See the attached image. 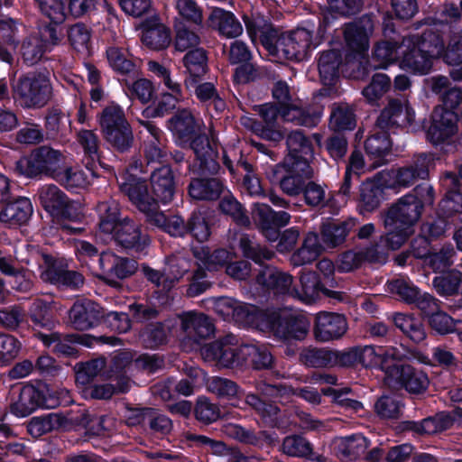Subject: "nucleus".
I'll return each instance as SVG.
<instances>
[{"label": "nucleus", "mask_w": 462, "mask_h": 462, "mask_svg": "<svg viewBox=\"0 0 462 462\" xmlns=\"http://www.w3.org/2000/svg\"><path fill=\"white\" fill-rule=\"evenodd\" d=\"M374 30L372 15L364 14L345 25L344 39L346 42L345 55L340 50L331 49L319 53L318 69L320 83L323 88L319 90L321 96H330L336 91L339 80L340 67L345 60L351 63L365 58L369 50V37Z\"/></svg>", "instance_id": "obj_1"}, {"label": "nucleus", "mask_w": 462, "mask_h": 462, "mask_svg": "<svg viewBox=\"0 0 462 462\" xmlns=\"http://www.w3.org/2000/svg\"><path fill=\"white\" fill-rule=\"evenodd\" d=\"M202 357L208 362L225 368L250 366L254 370L273 368L274 358L268 347L263 345L243 344L232 346L227 339H218L200 347Z\"/></svg>", "instance_id": "obj_2"}, {"label": "nucleus", "mask_w": 462, "mask_h": 462, "mask_svg": "<svg viewBox=\"0 0 462 462\" xmlns=\"http://www.w3.org/2000/svg\"><path fill=\"white\" fill-rule=\"evenodd\" d=\"M437 299L426 310H421L422 319L413 315L396 313L393 324L415 344L423 342L427 337L424 322H427L430 333L435 336H446L462 333V320L455 319L447 312L439 310Z\"/></svg>", "instance_id": "obj_3"}, {"label": "nucleus", "mask_w": 462, "mask_h": 462, "mask_svg": "<svg viewBox=\"0 0 462 462\" xmlns=\"http://www.w3.org/2000/svg\"><path fill=\"white\" fill-rule=\"evenodd\" d=\"M239 248L247 260H252L261 267L255 276V283L264 294L278 296L292 291L293 278L291 274L263 263L275 255L273 250L254 242L248 235L240 237Z\"/></svg>", "instance_id": "obj_4"}, {"label": "nucleus", "mask_w": 462, "mask_h": 462, "mask_svg": "<svg viewBox=\"0 0 462 462\" xmlns=\"http://www.w3.org/2000/svg\"><path fill=\"white\" fill-rule=\"evenodd\" d=\"M378 370L383 372L385 383L410 394L424 393L430 384L427 373L402 358L393 346H385Z\"/></svg>", "instance_id": "obj_5"}, {"label": "nucleus", "mask_w": 462, "mask_h": 462, "mask_svg": "<svg viewBox=\"0 0 462 462\" xmlns=\"http://www.w3.org/2000/svg\"><path fill=\"white\" fill-rule=\"evenodd\" d=\"M441 51L443 32L433 28L426 29L410 38L402 55V66L413 75H428L433 69L434 62L440 59Z\"/></svg>", "instance_id": "obj_6"}, {"label": "nucleus", "mask_w": 462, "mask_h": 462, "mask_svg": "<svg viewBox=\"0 0 462 462\" xmlns=\"http://www.w3.org/2000/svg\"><path fill=\"white\" fill-rule=\"evenodd\" d=\"M68 392L59 389L46 381H36L19 389L16 399L10 403V412L19 418L31 415L39 409H54L63 402Z\"/></svg>", "instance_id": "obj_7"}, {"label": "nucleus", "mask_w": 462, "mask_h": 462, "mask_svg": "<svg viewBox=\"0 0 462 462\" xmlns=\"http://www.w3.org/2000/svg\"><path fill=\"white\" fill-rule=\"evenodd\" d=\"M435 201V190L431 185L422 182L410 192L402 196L382 213V217L390 223H397L414 229L426 207H432Z\"/></svg>", "instance_id": "obj_8"}, {"label": "nucleus", "mask_w": 462, "mask_h": 462, "mask_svg": "<svg viewBox=\"0 0 462 462\" xmlns=\"http://www.w3.org/2000/svg\"><path fill=\"white\" fill-rule=\"evenodd\" d=\"M105 145L115 155H126L134 146L133 128L123 108L116 104L106 106L98 119Z\"/></svg>", "instance_id": "obj_9"}, {"label": "nucleus", "mask_w": 462, "mask_h": 462, "mask_svg": "<svg viewBox=\"0 0 462 462\" xmlns=\"http://www.w3.org/2000/svg\"><path fill=\"white\" fill-rule=\"evenodd\" d=\"M13 97L23 108L45 106L52 97L50 71L43 69L21 75L13 84Z\"/></svg>", "instance_id": "obj_10"}, {"label": "nucleus", "mask_w": 462, "mask_h": 462, "mask_svg": "<svg viewBox=\"0 0 462 462\" xmlns=\"http://www.w3.org/2000/svg\"><path fill=\"white\" fill-rule=\"evenodd\" d=\"M263 330L282 343L299 342L306 338L310 330V321L300 314L288 313L281 309L270 308L263 314Z\"/></svg>", "instance_id": "obj_11"}, {"label": "nucleus", "mask_w": 462, "mask_h": 462, "mask_svg": "<svg viewBox=\"0 0 462 462\" xmlns=\"http://www.w3.org/2000/svg\"><path fill=\"white\" fill-rule=\"evenodd\" d=\"M62 161L61 152L50 146L33 149L28 155L21 157L14 165V173L29 179L47 176L54 178Z\"/></svg>", "instance_id": "obj_12"}, {"label": "nucleus", "mask_w": 462, "mask_h": 462, "mask_svg": "<svg viewBox=\"0 0 462 462\" xmlns=\"http://www.w3.org/2000/svg\"><path fill=\"white\" fill-rule=\"evenodd\" d=\"M272 184H279L281 189L289 196L301 193L308 180L313 177V169L306 162H280L270 166L265 171Z\"/></svg>", "instance_id": "obj_13"}, {"label": "nucleus", "mask_w": 462, "mask_h": 462, "mask_svg": "<svg viewBox=\"0 0 462 462\" xmlns=\"http://www.w3.org/2000/svg\"><path fill=\"white\" fill-rule=\"evenodd\" d=\"M42 208L53 218L77 222L80 219L79 204L70 199L54 184L42 186L36 194Z\"/></svg>", "instance_id": "obj_14"}, {"label": "nucleus", "mask_w": 462, "mask_h": 462, "mask_svg": "<svg viewBox=\"0 0 462 462\" xmlns=\"http://www.w3.org/2000/svg\"><path fill=\"white\" fill-rule=\"evenodd\" d=\"M39 337L45 346L50 348L58 357L77 358L79 355L78 346L92 347L96 342L101 340L104 343L116 346L119 339L116 337H100L97 338L90 335L67 334L58 332L50 334L40 333Z\"/></svg>", "instance_id": "obj_15"}, {"label": "nucleus", "mask_w": 462, "mask_h": 462, "mask_svg": "<svg viewBox=\"0 0 462 462\" xmlns=\"http://www.w3.org/2000/svg\"><path fill=\"white\" fill-rule=\"evenodd\" d=\"M458 112L434 107L429 121L422 120L420 128L423 129L426 140L433 146L448 143L457 133Z\"/></svg>", "instance_id": "obj_16"}, {"label": "nucleus", "mask_w": 462, "mask_h": 462, "mask_svg": "<svg viewBox=\"0 0 462 462\" xmlns=\"http://www.w3.org/2000/svg\"><path fill=\"white\" fill-rule=\"evenodd\" d=\"M43 261L46 265L45 270L42 273L43 281L60 290L78 291L84 285V275L79 271L69 269V263L65 258L44 254Z\"/></svg>", "instance_id": "obj_17"}, {"label": "nucleus", "mask_w": 462, "mask_h": 462, "mask_svg": "<svg viewBox=\"0 0 462 462\" xmlns=\"http://www.w3.org/2000/svg\"><path fill=\"white\" fill-rule=\"evenodd\" d=\"M312 32L305 28L282 32L280 42V58L291 61H302L310 57L315 45Z\"/></svg>", "instance_id": "obj_18"}, {"label": "nucleus", "mask_w": 462, "mask_h": 462, "mask_svg": "<svg viewBox=\"0 0 462 462\" xmlns=\"http://www.w3.org/2000/svg\"><path fill=\"white\" fill-rule=\"evenodd\" d=\"M115 242L125 248L138 254H147V249L151 244L149 235L140 223L132 218L125 217L113 231Z\"/></svg>", "instance_id": "obj_19"}, {"label": "nucleus", "mask_w": 462, "mask_h": 462, "mask_svg": "<svg viewBox=\"0 0 462 462\" xmlns=\"http://www.w3.org/2000/svg\"><path fill=\"white\" fill-rule=\"evenodd\" d=\"M252 218L260 233L270 242H276L279 232L286 226L291 215L286 211H274L265 203H254L252 208Z\"/></svg>", "instance_id": "obj_20"}, {"label": "nucleus", "mask_w": 462, "mask_h": 462, "mask_svg": "<svg viewBox=\"0 0 462 462\" xmlns=\"http://www.w3.org/2000/svg\"><path fill=\"white\" fill-rule=\"evenodd\" d=\"M376 126L380 129H386L390 134L395 133L398 128L411 127L414 131L420 129V125L415 124L414 109L407 104L404 105L399 99L389 101L378 116Z\"/></svg>", "instance_id": "obj_21"}, {"label": "nucleus", "mask_w": 462, "mask_h": 462, "mask_svg": "<svg viewBox=\"0 0 462 462\" xmlns=\"http://www.w3.org/2000/svg\"><path fill=\"white\" fill-rule=\"evenodd\" d=\"M385 346H365L350 347L344 351L333 350V366L352 367L361 365L366 368L377 369Z\"/></svg>", "instance_id": "obj_22"}, {"label": "nucleus", "mask_w": 462, "mask_h": 462, "mask_svg": "<svg viewBox=\"0 0 462 462\" xmlns=\"http://www.w3.org/2000/svg\"><path fill=\"white\" fill-rule=\"evenodd\" d=\"M195 154L189 170L198 176H215L218 174L221 166L218 162L219 153L213 147L208 136H201L194 140V145L190 147Z\"/></svg>", "instance_id": "obj_23"}, {"label": "nucleus", "mask_w": 462, "mask_h": 462, "mask_svg": "<svg viewBox=\"0 0 462 462\" xmlns=\"http://www.w3.org/2000/svg\"><path fill=\"white\" fill-rule=\"evenodd\" d=\"M391 184L377 173L373 180L362 181L359 185V193L354 199L356 200V209L360 215L366 217L375 211L385 199V189Z\"/></svg>", "instance_id": "obj_24"}, {"label": "nucleus", "mask_w": 462, "mask_h": 462, "mask_svg": "<svg viewBox=\"0 0 462 462\" xmlns=\"http://www.w3.org/2000/svg\"><path fill=\"white\" fill-rule=\"evenodd\" d=\"M167 127L171 132L176 143L182 148H190L194 145V140L207 136L199 133L194 116L186 108L177 110L167 121Z\"/></svg>", "instance_id": "obj_25"}, {"label": "nucleus", "mask_w": 462, "mask_h": 462, "mask_svg": "<svg viewBox=\"0 0 462 462\" xmlns=\"http://www.w3.org/2000/svg\"><path fill=\"white\" fill-rule=\"evenodd\" d=\"M33 214V207L28 197L10 194L3 202L0 222L9 228L26 225Z\"/></svg>", "instance_id": "obj_26"}, {"label": "nucleus", "mask_w": 462, "mask_h": 462, "mask_svg": "<svg viewBox=\"0 0 462 462\" xmlns=\"http://www.w3.org/2000/svg\"><path fill=\"white\" fill-rule=\"evenodd\" d=\"M446 192L439 203L437 215L450 218L462 213V175L448 171L441 180Z\"/></svg>", "instance_id": "obj_27"}, {"label": "nucleus", "mask_w": 462, "mask_h": 462, "mask_svg": "<svg viewBox=\"0 0 462 462\" xmlns=\"http://www.w3.org/2000/svg\"><path fill=\"white\" fill-rule=\"evenodd\" d=\"M387 291L406 304H413L420 310L428 309L435 300L430 293H421L408 277L400 276L386 282Z\"/></svg>", "instance_id": "obj_28"}, {"label": "nucleus", "mask_w": 462, "mask_h": 462, "mask_svg": "<svg viewBox=\"0 0 462 462\" xmlns=\"http://www.w3.org/2000/svg\"><path fill=\"white\" fill-rule=\"evenodd\" d=\"M152 199L155 200L156 210L160 204H170L176 194L177 184L173 171L170 165L155 168L150 176Z\"/></svg>", "instance_id": "obj_29"}, {"label": "nucleus", "mask_w": 462, "mask_h": 462, "mask_svg": "<svg viewBox=\"0 0 462 462\" xmlns=\"http://www.w3.org/2000/svg\"><path fill=\"white\" fill-rule=\"evenodd\" d=\"M120 190L147 218L155 212L156 203L149 192L146 180L130 174L126 177L125 181L120 185Z\"/></svg>", "instance_id": "obj_30"}, {"label": "nucleus", "mask_w": 462, "mask_h": 462, "mask_svg": "<svg viewBox=\"0 0 462 462\" xmlns=\"http://www.w3.org/2000/svg\"><path fill=\"white\" fill-rule=\"evenodd\" d=\"M69 317L77 330H88L103 321L105 310L91 300L82 299L73 303Z\"/></svg>", "instance_id": "obj_31"}, {"label": "nucleus", "mask_w": 462, "mask_h": 462, "mask_svg": "<svg viewBox=\"0 0 462 462\" xmlns=\"http://www.w3.org/2000/svg\"><path fill=\"white\" fill-rule=\"evenodd\" d=\"M358 224L355 217L345 220L329 218L322 222L319 227L321 241L327 248H337L346 243L347 236L356 230Z\"/></svg>", "instance_id": "obj_32"}, {"label": "nucleus", "mask_w": 462, "mask_h": 462, "mask_svg": "<svg viewBox=\"0 0 462 462\" xmlns=\"http://www.w3.org/2000/svg\"><path fill=\"white\" fill-rule=\"evenodd\" d=\"M346 319L342 314L319 312L316 317L314 336L318 341L338 339L346 332Z\"/></svg>", "instance_id": "obj_33"}, {"label": "nucleus", "mask_w": 462, "mask_h": 462, "mask_svg": "<svg viewBox=\"0 0 462 462\" xmlns=\"http://www.w3.org/2000/svg\"><path fill=\"white\" fill-rule=\"evenodd\" d=\"M137 268L136 260L116 255L111 251H104L99 259V269L107 279H126L134 274Z\"/></svg>", "instance_id": "obj_34"}, {"label": "nucleus", "mask_w": 462, "mask_h": 462, "mask_svg": "<svg viewBox=\"0 0 462 462\" xmlns=\"http://www.w3.org/2000/svg\"><path fill=\"white\" fill-rule=\"evenodd\" d=\"M390 132L386 129H380L374 125L370 135L365 141V151L369 157L374 168L382 166L387 162L385 157L390 154L393 141Z\"/></svg>", "instance_id": "obj_35"}, {"label": "nucleus", "mask_w": 462, "mask_h": 462, "mask_svg": "<svg viewBox=\"0 0 462 462\" xmlns=\"http://www.w3.org/2000/svg\"><path fill=\"white\" fill-rule=\"evenodd\" d=\"M226 186L224 181L213 176H198L190 179L188 194L199 201H216L220 199Z\"/></svg>", "instance_id": "obj_36"}, {"label": "nucleus", "mask_w": 462, "mask_h": 462, "mask_svg": "<svg viewBox=\"0 0 462 462\" xmlns=\"http://www.w3.org/2000/svg\"><path fill=\"white\" fill-rule=\"evenodd\" d=\"M180 319L181 330L197 344H200V340L209 338L215 334V326L207 314L187 312Z\"/></svg>", "instance_id": "obj_37"}, {"label": "nucleus", "mask_w": 462, "mask_h": 462, "mask_svg": "<svg viewBox=\"0 0 462 462\" xmlns=\"http://www.w3.org/2000/svg\"><path fill=\"white\" fill-rule=\"evenodd\" d=\"M288 154L283 162H306L310 164L313 159L314 147L311 140L302 131H291L286 138Z\"/></svg>", "instance_id": "obj_38"}, {"label": "nucleus", "mask_w": 462, "mask_h": 462, "mask_svg": "<svg viewBox=\"0 0 462 462\" xmlns=\"http://www.w3.org/2000/svg\"><path fill=\"white\" fill-rule=\"evenodd\" d=\"M282 450L289 457L304 458L311 462H327V457L315 452L313 444L299 434L286 436L282 443Z\"/></svg>", "instance_id": "obj_39"}, {"label": "nucleus", "mask_w": 462, "mask_h": 462, "mask_svg": "<svg viewBox=\"0 0 462 462\" xmlns=\"http://www.w3.org/2000/svg\"><path fill=\"white\" fill-rule=\"evenodd\" d=\"M181 62L185 68V72L188 74L184 81H187L189 86L196 83V79H202L208 70V52L202 47L187 51Z\"/></svg>", "instance_id": "obj_40"}, {"label": "nucleus", "mask_w": 462, "mask_h": 462, "mask_svg": "<svg viewBox=\"0 0 462 462\" xmlns=\"http://www.w3.org/2000/svg\"><path fill=\"white\" fill-rule=\"evenodd\" d=\"M324 286L318 272L302 268L300 271V288L293 286L291 293L294 292L299 299L310 303L320 298Z\"/></svg>", "instance_id": "obj_41"}, {"label": "nucleus", "mask_w": 462, "mask_h": 462, "mask_svg": "<svg viewBox=\"0 0 462 462\" xmlns=\"http://www.w3.org/2000/svg\"><path fill=\"white\" fill-rule=\"evenodd\" d=\"M142 42L151 50H165L171 42L170 28L154 21L145 20L143 23Z\"/></svg>", "instance_id": "obj_42"}, {"label": "nucleus", "mask_w": 462, "mask_h": 462, "mask_svg": "<svg viewBox=\"0 0 462 462\" xmlns=\"http://www.w3.org/2000/svg\"><path fill=\"white\" fill-rule=\"evenodd\" d=\"M208 24L217 29L220 34L227 38H236L243 32V27L236 15L222 8H215L211 11Z\"/></svg>", "instance_id": "obj_43"}, {"label": "nucleus", "mask_w": 462, "mask_h": 462, "mask_svg": "<svg viewBox=\"0 0 462 462\" xmlns=\"http://www.w3.org/2000/svg\"><path fill=\"white\" fill-rule=\"evenodd\" d=\"M368 439L361 434H354L341 438L335 449L340 459L356 461L360 459L367 450Z\"/></svg>", "instance_id": "obj_44"}, {"label": "nucleus", "mask_w": 462, "mask_h": 462, "mask_svg": "<svg viewBox=\"0 0 462 462\" xmlns=\"http://www.w3.org/2000/svg\"><path fill=\"white\" fill-rule=\"evenodd\" d=\"M67 420L71 423L86 429L88 435H104L108 430L106 426V416L90 413L86 409H79L76 412L71 411L68 414Z\"/></svg>", "instance_id": "obj_45"}, {"label": "nucleus", "mask_w": 462, "mask_h": 462, "mask_svg": "<svg viewBox=\"0 0 462 462\" xmlns=\"http://www.w3.org/2000/svg\"><path fill=\"white\" fill-rule=\"evenodd\" d=\"M130 390L129 378L121 376L116 384L91 383L83 387L82 394L86 399L108 400L117 393H126Z\"/></svg>", "instance_id": "obj_46"}, {"label": "nucleus", "mask_w": 462, "mask_h": 462, "mask_svg": "<svg viewBox=\"0 0 462 462\" xmlns=\"http://www.w3.org/2000/svg\"><path fill=\"white\" fill-rule=\"evenodd\" d=\"M400 48V42L394 40H384L376 42L369 60L370 66L374 69H387L389 65L397 60Z\"/></svg>", "instance_id": "obj_47"}, {"label": "nucleus", "mask_w": 462, "mask_h": 462, "mask_svg": "<svg viewBox=\"0 0 462 462\" xmlns=\"http://www.w3.org/2000/svg\"><path fill=\"white\" fill-rule=\"evenodd\" d=\"M174 323L175 320L173 319H166L146 325L141 334L145 346L155 349L166 345L171 328L174 326Z\"/></svg>", "instance_id": "obj_48"}, {"label": "nucleus", "mask_w": 462, "mask_h": 462, "mask_svg": "<svg viewBox=\"0 0 462 462\" xmlns=\"http://www.w3.org/2000/svg\"><path fill=\"white\" fill-rule=\"evenodd\" d=\"M106 56L110 68L116 74L128 77L135 75L136 64L126 50L115 45L108 46Z\"/></svg>", "instance_id": "obj_49"}, {"label": "nucleus", "mask_w": 462, "mask_h": 462, "mask_svg": "<svg viewBox=\"0 0 462 462\" xmlns=\"http://www.w3.org/2000/svg\"><path fill=\"white\" fill-rule=\"evenodd\" d=\"M207 389L220 401L228 402L233 406L237 405L240 387L236 382L220 376H213L208 380Z\"/></svg>", "instance_id": "obj_50"}, {"label": "nucleus", "mask_w": 462, "mask_h": 462, "mask_svg": "<svg viewBox=\"0 0 462 462\" xmlns=\"http://www.w3.org/2000/svg\"><path fill=\"white\" fill-rule=\"evenodd\" d=\"M203 27L185 25L182 23H174V49L184 52L193 48L199 47L201 42L200 33Z\"/></svg>", "instance_id": "obj_51"}, {"label": "nucleus", "mask_w": 462, "mask_h": 462, "mask_svg": "<svg viewBox=\"0 0 462 462\" xmlns=\"http://www.w3.org/2000/svg\"><path fill=\"white\" fill-rule=\"evenodd\" d=\"M212 225L213 217L208 213L194 210L188 217L187 236L204 243L211 236Z\"/></svg>", "instance_id": "obj_52"}, {"label": "nucleus", "mask_w": 462, "mask_h": 462, "mask_svg": "<svg viewBox=\"0 0 462 462\" xmlns=\"http://www.w3.org/2000/svg\"><path fill=\"white\" fill-rule=\"evenodd\" d=\"M382 218L386 233L383 236H381V243L387 250L396 251L400 249L413 235L414 229L397 223H390L384 217H382Z\"/></svg>", "instance_id": "obj_53"}, {"label": "nucleus", "mask_w": 462, "mask_h": 462, "mask_svg": "<svg viewBox=\"0 0 462 462\" xmlns=\"http://www.w3.org/2000/svg\"><path fill=\"white\" fill-rule=\"evenodd\" d=\"M149 222L162 226L170 236L174 237H184L187 236L188 219L181 216H165L159 210H155L147 219Z\"/></svg>", "instance_id": "obj_54"}, {"label": "nucleus", "mask_w": 462, "mask_h": 462, "mask_svg": "<svg viewBox=\"0 0 462 462\" xmlns=\"http://www.w3.org/2000/svg\"><path fill=\"white\" fill-rule=\"evenodd\" d=\"M436 292L441 297L457 295L462 288V273L457 269L441 272L432 280Z\"/></svg>", "instance_id": "obj_55"}, {"label": "nucleus", "mask_w": 462, "mask_h": 462, "mask_svg": "<svg viewBox=\"0 0 462 462\" xmlns=\"http://www.w3.org/2000/svg\"><path fill=\"white\" fill-rule=\"evenodd\" d=\"M97 210L99 217L98 226L102 233L111 234L123 220L120 217L119 205L115 200L98 203Z\"/></svg>", "instance_id": "obj_56"}, {"label": "nucleus", "mask_w": 462, "mask_h": 462, "mask_svg": "<svg viewBox=\"0 0 462 462\" xmlns=\"http://www.w3.org/2000/svg\"><path fill=\"white\" fill-rule=\"evenodd\" d=\"M53 180L71 192H78L79 189H83L88 184L86 173L78 167L60 166Z\"/></svg>", "instance_id": "obj_57"}, {"label": "nucleus", "mask_w": 462, "mask_h": 462, "mask_svg": "<svg viewBox=\"0 0 462 462\" xmlns=\"http://www.w3.org/2000/svg\"><path fill=\"white\" fill-rule=\"evenodd\" d=\"M29 317L34 326L51 329L55 325L54 310L50 302L34 300L29 308Z\"/></svg>", "instance_id": "obj_58"}, {"label": "nucleus", "mask_w": 462, "mask_h": 462, "mask_svg": "<svg viewBox=\"0 0 462 462\" xmlns=\"http://www.w3.org/2000/svg\"><path fill=\"white\" fill-rule=\"evenodd\" d=\"M254 110L261 116L265 125H262L263 135L268 138H272L273 134H280L278 132L273 131V126L276 124L279 116L286 117L289 115V111L276 103H264L254 107Z\"/></svg>", "instance_id": "obj_59"}, {"label": "nucleus", "mask_w": 462, "mask_h": 462, "mask_svg": "<svg viewBox=\"0 0 462 462\" xmlns=\"http://www.w3.org/2000/svg\"><path fill=\"white\" fill-rule=\"evenodd\" d=\"M404 403L401 396L396 394H383L374 403L376 415L384 420L398 419L402 413Z\"/></svg>", "instance_id": "obj_60"}, {"label": "nucleus", "mask_w": 462, "mask_h": 462, "mask_svg": "<svg viewBox=\"0 0 462 462\" xmlns=\"http://www.w3.org/2000/svg\"><path fill=\"white\" fill-rule=\"evenodd\" d=\"M103 357L92 358L86 362H79L75 365V380L77 384L84 387L93 383V380L106 366Z\"/></svg>", "instance_id": "obj_61"}, {"label": "nucleus", "mask_w": 462, "mask_h": 462, "mask_svg": "<svg viewBox=\"0 0 462 462\" xmlns=\"http://www.w3.org/2000/svg\"><path fill=\"white\" fill-rule=\"evenodd\" d=\"M270 308L261 309L253 304L238 302L233 308V316L239 321H244L254 326L257 329L263 330V314H268Z\"/></svg>", "instance_id": "obj_62"}, {"label": "nucleus", "mask_w": 462, "mask_h": 462, "mask_svg": "<svg viewBox=\"0 0 462 462\" xmlns=\"http://www.w3.org/2000/svg\"><path fill=\"white\" fill-rule=\"evenodd\" d=\"M179 17L174 23H182L185 25L203 27L202 9L194 0H178L176 3Z\"/></svg>", "instance_id": "obj_63"}, {"label": "nucleus", "mask_w": 462, "mask_h": 462, "mask_svg": "<svg viewBox=\"0 0 462 462\" xmlns=\"http://www.w3.org/2000/svg\"><path fill=\"white\" fill-rule=\"evenodd\" d=\"M65 419L57 413L33 417L28 423L27 430L32 437H41L62 426Z\"/></svg>", "instance_id": "obj_64"}]
</instances>
